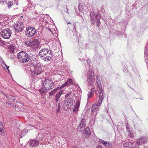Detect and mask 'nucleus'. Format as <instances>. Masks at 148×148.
Returning <instances> with one entry per match:
<instances>
[{
    "label": "nucleus",
    "mask_w": 148,
    "mask_h": 148,
    "mask_svg": "<svg viewBox=\"0 0 148 148\" xmlns=\"http://www.w3.org/2000/svg\"><path fill=\"white\" fill-rule=\"evenodd\" d=\"M87 79L88 85H91L95 81V75L92 70H89L87 73Z\"/></svg>",
    "instance_id": "39448f33"
},
{
    "label": "nucleus",
    "mask_w": 148,
    "mask_h": 148,
    "mask_svg": "<svg viewBox=\"0 0 148 148\" xmlns=\"http://www.w3.org/2000/svg\"><path fill=\"white\" fill-rule=\"evenodd\" d=\"M147 66H148V65H147Z\"/></svg>",
    "instance_id": "e2e57ef3"
},
{
    "label": "nucleus",
    "mask_w": 148,
    "mask_h": 148,
    "mask_svg": "<svg viewBox=\"0 0 148 148\" xmlns=\"http://www.w3.org/2000/svg\"><path fill=\"white\" fill-rule=\"evenodd\" d=\"M96 82L99 88H102V86L101 84V80L99 76L98 75H96Z\"/></svg>",
    "instance_id": "a211bd4d"
},
{
    "label": "nucleus",
    "mask_w": 148,
    "mask_h": 148,
    "mask_svg": "<svg viewBox=\"0 0 148 148\" xmlns=\"http://www.w3.org/2000/svg\"><path fill=\"white\" fill-rule=\"evenodd\" d=\"M1 85V83L0 82V85Z\"/></svg>",
    "instance_id": "0e129e2a"
},
{
    "label": "nucleus",
    "mask_w": 148,
    "mask_h": 148,
    "mask_svg": "<svg viewBox=\"0 0 148 148\" xmlns=\"http://www.w3.org/2000/svg\"><path fill=\"white\" fill-rule=\"evenodd\" d=\"M73 30L74 31V32H75V34H74V36H76V34H77V32H76V25H75V23H73Z\"/></svg>",
    "instance_id": "4c0bfd02"
},
{
    "label": "nucleus",
    "mask_w": 148,
    "mask_h": 148,
    "mask_svg": "<svg viewBox=\"0 0 148 148\" xmlns=\"http://www.w3.org/2000/svg\"><path fill=\"white\" fill-rule=\"evenodd\" d=\"M131 142H127L124 143L123 145L124 146L126 147H130V146Z\"/></svg>",
    "instance_id": "a878e982"
},
{
    "label": "nucleus",
    "mask_w": 148,
    "mask_h": 148,
    "mask_svg": "<svg viewBox=\"0 0 148 148\" xmlns=\"http://www.w3.org/2000/svg\"><path fill=\"white\" fill-rule=\"evenodd\" d=\"M39 142L37 141L34 140L30 141L29 145L31 147L37 146L39 145Z\"/></svg>",
    "instance_id": "4468645a"
},
{
    "label": "nucleus",
    "mask_w": 148,
    "mask_h": 148,
    "mask_svg": "<svg viewBox=\"0 0 148 148\" xmlns=\"http://www.w3.org/2000/svg\"><path fill=\"white\" fill-rule=\"evenodd\" d=\"M68 27H69V28L70 27V26L69 25H68Z\"/></svg>",
    "instance_id": "bf43d9fd"
},
{
    "label": "nucleus",
    "mask_w": 148,
    "mask_h": 148,
    "mask_svg": "<svg viewBox=\"0 0 148 148\" xmlns=\"http://www.w3.org/2000/svg\"><path fill=\"white\" fill-rule=\"evenodd\" d=\"M9 50L11 52H13L14 51V49L11 47H10L9 48Z\"/></svg>",
    "instance_id": "49530a36"
},
{
    "label": "nucleus",
    "mask_w": 148,
    "mask_h": 148,
    "mask_svg": "<svg viewBox=\"0 0 148 148\" xmlns=\"http://www.w3.org/2000/svg\"><path fill=\"white\" fill-rule=\"evenodd\" d=\"M71 91L69 92H68L67 93H66L64 99H67L68 98H72L71 97Z\"/></svg>",
    "instance_id": "b1692460"
},
{
    "label": "nucleus",
    "mask_w": 148,
    "mask_h": 148,
    "mask_svg": "<svg viewBox=\"0 0 148 148\" xmlns=\"http://www.w3.org/2000/svg\"><path fill=\"white\" fill-rule=\"evenodd\" d=\"M96 15L97 14H95L94 12H92L90 13V20L92 24H94L95 23V17Z\"/></svg>",
    "instance_id": "9b49d317"
},
{
    "label": "nucleus",
    "mask_w": 148,
    "mask_h": 148,
    "mask_svg": "<svg viewBox=\"0 0 148 148\" xmlns=\"http://www.w3.org/2000/svg\"><path fill=\"white\" fill-rule=\"evenodd\" d=\"M43 84L45 86L48 87V89L50 90L55 88L54 82L51 78H45L43 81Z\"/></svg>",
    "instance_id": "20e7f679"
},
{
    "label": "nucleus",
    "mask_w": 148,
    "mask_h": 148,
    "mask_svg": "<svg viewBox=\"0 0 148 148\" xmlns=\"http://www.w3.org/2000/svg\"><path fill=\"white\" fill-rule=\"evenodd\" d=\"M53 52L49 48L41 49L39 52V56L42 60L46 62L51 60L53 57Z\"/></svg>",
    "instance_id": "f257e3e1"
},
{
    "label": "nucleus",
    "mask_w": 148,
    "mask_h": 148,
    "mask_svg": "<svg viewBox=\"0 0 148 148\" xmlns=\"http://www.w3.org/2000/svg\"><path fill=\"white\" fill-rule=\"evenodd\" d=\"M140 138H141V141L142 142H143V144L146 143L147 142V139L146 138L141 137Z\"/></svg>",
    "instance_id": "72a5a7b5"
},
{
    "label": "nucleus",
    "mask_w": 148,
    "mask_h": 148,
    "mask_svg": "<svg viewBox=\"0 0 148 148\" xmlns=\"http://www.w3.org/2000/svg\"><path fill=\"white\" fill-rule=\"evenodd\" d=\"M144 148H147V147H144Z\"/></svg>",
    "instance_id": "680f3d73"
},
{
    "label": "nucleus",
    "mask_w": 148,
    "mask_h": 148,
    "mask_svg": "<svg viewBox=\"0 0 148 148\" xmlns=\"http://www.w3.org/2000/svg\"><path fill=\"white\" fill-rule=\"evenodd\" d=\"M141 140V138H140L139 139H137L136 141L137 144L138 145L143 144V142H142Z\"/></svg>",
    "instance_id": "c756f323"
},
{
    "label": "nucleus",
    "mask_w": 148,
    "mask_h": 148,
    "mask_svg": "<svg viewBox=\"0 0 148 148\" xmlns=\"http://www.w3.org/2000/svg\"><path fill=\"white\" fill-rule=\"evenodd\" d=\"M17 57L20 62L23 63L28 62L30 59L29 55L24 51H21L18 53Z\"/></svg>",
    "instance_id": "f03ea898"
},
{
    "label": "nucleus",
    "mask_w": 148,
    "mask_h": 148,
    "mask_svg": "<svg viewBox=\"0 0 148 148\" xmlns=\"http://www.w3.org/2000/svg\"><path fill=\"white\" fill-rule=\"evenodd\" d=\"M76 104L74 106L73 110V112L75 113H77V112L78 110L80 105V102L79 101H77V102H76Z\"/></svg>",
    "instance_id": "412c9836"
},
{
    "label": "nucleus",
    "mask_w": 148,
    "mask_h": 148,
    "mask_svg": "<svg viewBox=\"0 0 148 148\" xmlns=\"http://www.w3.org/2000/svg\"><path fill=\"white\" fill-rule=\"evenodd\" d=\"M0 88L1 89H3V88H4V87L3 86L1 85H1H0Z\"/></svg>",
    "instance_id": "603ef678"
},
{
    "label": "nucleus",
    "mask_w": 148,
    "mask_h": 148,
    "mask_svg": "<svg viewBox=\"0 0 148 148\" xmlns=\"http://www.w3.org/2000/svg\"><path fill=\"white\" fill-rule=\"evenodd\" d=\"M98 142L99 143L102 144L103 145H104L105 144V143H106V141L101 139H99Z\"/></svg>",
    "instance_id": "2f4dec72"
},
{
    "label": "nucleus",
    "mask_w": 148,
    "mask_h": 148,
    "mask_svg": "<svg viewBox=\"0 0 148 148\" xmlns=\"http://www.w3.org/2000/svg\"><path fill=\"white\" fill-rule=\"evenodd\" d=\"M73 148H79V147L77 146H75L73 147Z\"/></svg>",
    "instance_id": "864d4df0"
},
{
    "label": "nucleus",
    "mask_w": 148,
    "mask_h": 148,
    "mask_svg": "<svg viewBox=\"0 0 148 148\" xmlns=\"http://www.w3.org/2000/svg\"><path fill=\"white\" fill-rule=\"evenodd\" d=\"M5 96L8 99V101L10 102H14V103H17V99H16L15 97L12 95H9L8 97L7 95H5Z\"/></svg>",
    "instance_id": "9d476101"
},
{
    "label": "nucleus",
    "mask_w": 148,
    "mask_h": 148,
    "mask_svg": "<svg viewBox=\"0 0 148 148\" xmlns=\"http://www.w3.org/2000/svg\"><path fill=\"white\" fill-rule=\"evenodd\" d=\"M145 62L147 64H148V56L145 54Z\"/></svg>",
    "instance_id": "f704fd0d"
},
{
    "label": "nucleus",
    "mask_w": 148,
    "mask_h": 148,
    "mask_svg": "<svg viewBox=\"0 0 148 148\" xmlns=\"http://www.w3.org/2000/svg\"><path fill=\"white\" fill-rule=\"evenodd\" d=\"M73 99L72 98H68L65 101V106L67 108L70 107V104L71 103V102L73 101Z\"/></svg>",
    "instance_id": "2eb2a0df"
},
{
    "label": "nucleus",
    "mask_w": 148,
    "mask_h": 148,
    "mask_svg": "<svg viewBox=\"0 0 148 148\" xmlns=\"http://www.w3.org/2000/svg\"><path fill=\"white\" fill-rule=\"evenodd\" d=\"M48 29L51 33L52 34H54V33H55V31L53 29H51L49 28H48Z\"/></svg>",
    "instance_id": "79ce46f5"
},
{
    "label": "nucleus",
    "mask_w": 148,
    "mask_h": 148,
    "mask_svg": "<svg viewBox=\"0 0 148 148\" xmlns=\"http://www.w3.org/2000/svg\"><path fill=\"white\" fill-rule=\"evenodd\" d=\"M25 45L27 47H30L34 50H36L39 47L40 42L38 40L34 39L32 41L26 40L25 42Z\"/></svg>",
    "instance_id": "7ed1b4c3"
},
{
    "label": "nucleus",
    "mask_w": 148,
    "mask_h": 148,
    "mask_svg": "<svg viewBox=\"0 0 148 148\" xmlns=\"http://www.w3.org/2000/svg\"><path fill=\"white\" fill-rule=\"evenodd\" d=\"M58 90V88H55L49 93V97L53 96Z\"/></svg>",
    "instance_id": "4be33fe9"
},
{
    "label": "nucleus",
    "mask_w": 148,
    "mask_h": 148,
    "mask_svg": "<svg viewBox=\"0 0 148 148\" xmlns=\"http://www.w3.org/2000/svg\"><path fill=\"white\" fill-rule=\"evenodd\" d=\"M4 65L6 66V67L7 69V70H8V72H9L10 71L8 69V68L9 67V66H7L4 63Z\"/></svg>",
    "instance_id": "09e8293b"
},
{
    "label": "nucleus",
    "mask_w": 148,
    "mask_h": 148,
    "mask_svg": "<svg viewBox=\"0 0 148 148\" xmlns=\"http://www.w3.org/2000/svg\"><path fill=\"white\" fill-rule=\"evenodd\" d=\"M96 148H102V147L101 145H99Z\"/></svg>",
    "instance_id": "8fccbe9b"
},
{
    "label": "nucleus",
    "mask_w": 148,
    "mask_h": 148,
    "mask_svg": "<svg viewBox=\"0 0 148 148\" xmlns=\"http://www.w3.org/2000/svg\"><path fill=\"white\" fill-rule=\"evenodd\" d=\"M78 8L79 11H81L82 10V6L80 4H79L78 5Z\"/></svg>",
    "instance_id": "37998d69"
},
{
    "label": "nucleus",
    "mask_w": 148,
    "mask_h": 148,
    "mask_svg": "<svg viewBox=\"0 0 148 148\" xmlns=\"http://www.w3.org/2000/svg\"><path fill=\"white\" fill-rule=\"evenodd\" d=\"M66 84H65V83L64 84H63L60 87H58L57 88H58V90H60L64 87L65 86H66Z\"/></svg>",
    "instance_id": "e433bc0d"
},
{
    "label": "nucleus",
    "mask_w": 148,
    "mask_h": 148,
    "mask_svg": "<svg viewBox=\"0 0 148 148\" xmlns=\"http://www.w3.org/2000/svg\"><path fill=\"white\" fill-rule=\"evenodd\" d=\"M42 71V67L41 66H36L34 71V73L35 74L37 75L40 74Z\"/></svg>",
    "instance_id": "f8f14e48"
},
{
    "label": "nucleus",
    "mask_w": 148,
    "mask_h": 148,
    "mask_svg": "<svg viewBox=\"0 0 148 148\" xmlns=\"http://www.w3.org/2000/svg\"><path fill=\"white\" fill-rule=\"evenodd\" d=\"M128 132V134L129 136H130L131 137H132L133 136H133V134L130 132V130H129V132Z\"/></svg>",
    "instance_id": "a18cd8bd"
},
{
    "label": "nucleus",
    "mask_w": 148,
    "mask_h": 148,
    "mask_svg": "<svg viewBox=\"0 0 148 148\" xmlns=\"http://www.w3.org/2000/svg\"><path fill=\"white\" fill-rule=\"evenodd\" d=\"M96 20H97V25L98 26H99L100 24V19L101 18V15L100 14L97 13V15H96Z\"/></svg>",
    "instance_id": "6ab92c4d"
},
{
    "label": "nucleus",
    "mask_w": 148,
    "mask_h": 148,
    "mask_svg": "<svg viewBox=\"0 0 148 148\" xmlns=\"http://www.w3.org/2000/svg\"><path fill=\"white\" fill-rule=\"evenodd\" d=\"M86 120L84 118H83L81 120V121L79 125L78 126V128H80V129H82L85 128L86 125Z\"/></svg>",
    "instance_id": "ddd939ff"
},
{
    "label": "nucleus",
    "mask_w": 148,
    "mask_h": 148,
    "mask_svg": "<svg viewBox=\"0 0 148 148\" xmlns=\"http://www.w3.org/2000/svg\"><path fill=\"white\" fill-rule=\"evenodd\" d=\"M101 105H99V103L97 102L96 103L93 105L92 107L91 111L94 112L97 111V110L99 108Z\"/></svg>",
    "instance_id": "dca6fc26"
},
{
    "label": "nucleus",
    "mask_w": 148,
    "mask_h": 148,
    "mask_svg": "<svg viewBox=\"0 0 148 148\" xmlns=\"http://www.w3.org/2000/svg\"><path fill=\"white\" fill-rule=\"evenodd\" d=\"M31 61L36 62L37 60V56L35 55H33L31 57Z\"/></svg>",
    "instance_id": "cd10ccee"
},
{
    "label": "nucleus",
    "mask_w": 148,
    "mask_h": 148,
    "mask_svg": "<svg viewBox=\"0 0 148 148\" xmlns=\"http://www.w3.org/2000/svg\"><path fill=\"white\" fill-rule=\"evenodd\" d=\"M12 32L9 28H6L3 30L1 33L2 38L5 39H9L11 35Z\"/></svg>",
    "instance_id": "423d86ee"
},
{
    "label": "nucleus",
    "mask_w": 148,
    "mask_h": 148,
    "mask_svg": "<svg viewBox=\"0 0 148 148\" xmlns=\"http://www.w3.org/2000/svg\"><path fill=\"white\" fill-rule=\"evenodd\" d=\"M106 148H111L112 147V145L110 143L106 141L105 144L104 145Z\"/></svg>",
    "instance_id": "393cba45"
},
{
    "label": "nucleus",
    "mask_w": 148,
    "mask_h": 148,
    "mask_svg": "<svg viewBox=\"0 0 148 148\" xmlns=\"http://www.w3.org/2000/svg\"><path fill=\"white\" fill-rule=\"evenodd\" d=\"M36 32V30L34 28L32 27H28L26 30L25 33L26 35L29 37L33 36Z\"/></svg>",
    "instance_id": "0eeeda50"
},
{
    "label": "nucleus",
    "mask_w": 148,
    "mask_h": 148,
    "mask_svg": "<svg viewBox=\"0 0 148 148\" xmlns=\"http://www.w3.org/2000/svg\"><path fill=\"white\" fill-rule=\"evenodd\" d=\"M63 91L62 90H61L58 92L57 94L56 95L54 99L56 102H57L60 99L61 95L62 94Z\"/></svg>",
    "instance_id": "f3484780"
},
{
    "label": "nucleus",
    "mask_w": 148,
    "mask_h": 148,
    "mask_svg": "<svg viewBox=\"0 0 148 148\" xmlns=\"http://www.w3.org/2000/svg\"><path fill=\"white\" fill-rule=\"evenodd\" d=\"M67 24L68 25L69 24L70 25H71V23H70V22H67Z\"/></svg>",
    "instance_id": "5fc2aeb1"
},
{
    "label": "nucleus",
    "mask_w": 148,
    "mask_h": 148,
    "mask_svg": "<svg viewBox=\"0 0 148 148\" xmlns=\"http://www.w3.org/2000/svg\"><path fill=\"white\" fill-rule=\"evenodd\" d=\"M18 107V105H15V108H17Z\"/></svg>",
    "instance_id": "6e6d98bb"
},
{
    "label": "nucleus",
    "mask_w": 148,
    "mask_h": 148,
    "mask_svg": "<svg viewBox=\"0 0 148 148\" xmlns=\"http://www.w3.org/2000/svg\"><path fill=\"white\" fill-rule=\"evenodd\" d=\"M20 136L21 137H22V134H21V135H20Z\"/></svg>",
    "instance_id": "13d9d810"
},
{
    "label": "nucleus",
    "mask_w": 148,
    "mask_h": 148,
    "mask_svg": "<svg viewBox=\"0 0 148 148\" xmlns=\"http://www.w3.org/2000/svg\"><path fill=\"white\" fill-rule=\"evenodd\" d=\"M6 3V0H0V3L3 5L5 4Z\"/></svg>",
    "instance_id": "58836bf2"
},
{
    "label": "nucleus",
    "mask_w": 148,
    "mask_h": 148,
    "mask_svg": "<svg viewBox=\"0 0 148 148\" xmlns=\"http://www.w3.org/2000/svg\"><path fill=\"white\" fill-rule=\"evenodd\" d=\"M4 129L2 123L0 121V130H4Z\"/></svg>",
    "instance_id": "a19ab883"
},
{
    "label": "nucleus",
    "mask_w": 148,
    "mask_h": 148,
    "mask_svg": "<svg viewBox=\"0 0 148 148\" xmlns=\"http://www.w3.org/2000/svg\"><path fill=\"white\" fill-rule=\"evenodd\" d=\"M126 129L127 130L128 132H129L130 130H129V125H128V123H126Z\"/></svg>",
    "instance_id": "c03bdc74"
},
{
    "label": "nucleus",
    "mask_w": 148,
    "mask_h": 148,
    "mask_svg": "<svg viewBox=\"0 0 148 148\" xmlns=\"http://www.w3.org/2000/svg\"><path fill=\"white\" fill-rule=\"evenodd\" d=\"M95 93H96V94H97V91H96Z\"/></svg>",
    "instance_id": "052dcab7"
},
{
    "label": "nucleus",
    "mask_w": 148,
    "mask_h": 148,
    "mask_svg": "<svg viewBox=\"0 0 148 148\" xmlns=\"http://www.w3.org/2000/svg\"><path fill=\"white\" fill-rule=\"evenodd\" d=\"M137 144L136 143H133L132 142H131L130 147L135 148L136 147V146L137 145Z\"/></svg>",
    "instance_id": "7c9ffc66"
},
{
    "label": "nucleus",
    "mask_w": 148,
    "mask_h": 148,
    "mask_svg": "<svg viewBox=\"0 0 148 148\" xmlns=\"http://www.w3.org/2000/svg\"><path fill=\"white\" fill-rule=\"evenodd\" d=\"M83 133L87 136H89L91 134V131L89 128L86 127L83 131Z\"/></svg>",
    "instance_id": "aec40b11"
},
{
    "label": "nucleus",
    "mask_w": 148,
    "mask_h": 148,
    "mask_svg": "<svg viewBox=\"0 0 148 148\" xmlns=\"http://www.w3.org/2000/svg\"><path fill=\"white\" fill-rule=\"evenodd\" d=\"M5 131L4 130H0V134L2 136H4L5 135Z\"/></svg>",
    "instance_id": "c9c22d12"
},
{
    "label": "nucleus",
    "mask_w": 148,
    "mask_h": 148,
    "mask_svg": "<svg viewBox=\"0 0 148 148\" xmlns=\"http://www.w3.org/2000/svg\"><path fill=\"white\" fill-rule=\"evenodd\" d=\"M13 3L11 1H9L7 3L8 7V8H10L13 5Z\"/></svg>",
    "instance_id": "473e14b6"
},
{
    "label": "nucleus",
    "mask_w": 148,
    "mask_h": 148,
    "mask_svg": "<svg viewBox=\"0 0 148 148\" xmlns=\"http://www.w3.org/2000/svg\"><path fill=\"white\" fill-rule=\"evenodd\" d=\"M66 9L67 10V12H66V13H68V10H69L68 9V8H67L66 7Z\"/></svg>",
    "instance_id": "4d7b16f0"
},
{
    "label": "nucleus",
    "mask_w": 148,
    "mask_h": 148,
    "mask_svg": "<svg viewBox=\"0 0 148 148\" xmlns=\"http://www.w3.org/2000/svg\"><path fill=\"white\" fill-rule=\"evenodd\" d=\"M15 4L16 5H18V0H15Z\"/></svg>",
    "instance_id": "3c124183"
},
{
    "label": "nucleus",
    "mask_w": 148,
    "mask_h": 148,
    "mask_svg": "<svg viewBox=\"0 0 148 148\" xmlns=\"http://www.w3.org/2000/svg\"><path fill=\"white\" fill-rule=\"evenodd\" d=\"M42 88L43 90L45 92L47 91V90H50V89H48V87H47V86H45L43 84L42 86Z\"/></svg>",
    "instance_id": "bb28decb"
},
{
    "label": "nucleus",
    "mask_w": 148,
    "mask_h": 148,
    "mask_svg": "<svg viewBox=\"0 0 148 148\" xmlns=\"http://www.w3.org/2000/svg\"><path fill=\"white\" fill-rule=\"evenodd\" d=\"M73 83L71 79H69L66 82H65V84H66V86H68L69 85Z\"/></svg>",
    "instance_id": "c85d7f7f"
},
{
    "label": "nucleus",
    "mask_w": 148,
    "mask_h": 148,
    "mask_svg": "<svg viewBox=\"0 0 148 148\" xmlns=\"http://www.w3.org/2000/svg\"><path fill=\"white\" fill-rule=\"evenodd\" d=\"M14 27L16 31L20 32L23 30L24 28L23 23L21 22H18L16 23L14 25Z\"/></svg>",
    "instance_id": "6e6552de"
},
{
    "label": "nucleus",
    "mask_w": 148,
    "mask_h": 148,
    "mask_svg": "<svg viewBox=\"0 0 148 148\" xmlns=\"http://www.w3.org/2000/svg\"><path fill=\"white\" fill-rule=\"evenodd\" d=\"M39 91L41 95H43L45 93V92L42 89V88L39 89Z\"/></svg>",
    "instance_id": "ea45409f"
},
{
    "label": "nucleus",
    "mask_w": 148,
    "mask_h": 148,
    "mask_svg": "<svg viewBox=\"0 0 148 148\" xmlns=\"http://www.w3.org/2000/svg\"><path fill=\"white\" fill-rule=\"evenodd\" d=\"M0 94H3L5 95V94L4 93L2 90H0Z\"/></svg>",
    "instance_id": "de8ad7c7"
},
{
    "label": "nucleus",
    "mask_w": 148,
    "mask_h": 148,
    "mask_svg": "<svg viewBox=\"0 0 148 148\" xmlns=\"http://www.w3.org/2000/svg\"><path fill=\"white\" fill-rule=\"evenodd\" d=\"M95 90L93 88H92L91 90L90 91L88 92V100L92 96L93 94L94 91Z\"/></svg>",
    "instance_id": "5701e85b"
},
{
    "label": "nucleus",
    "mask_w": 148,
    "mask_h": 148,
    "mask_svg": "<svg viewBox=\"0 0 148 148\" xmlns=\"http://www.w3.org/2000/svg\"><path fill=\"white\" fill-rule=\"evenodd\" d=\"M99 99L97 102L99 103V105H101L102 101L104 97V91L103 90L102 88H99Z\"/></svg>",
    "instance_id": "1a4fd4ad"
}]
</instances>
